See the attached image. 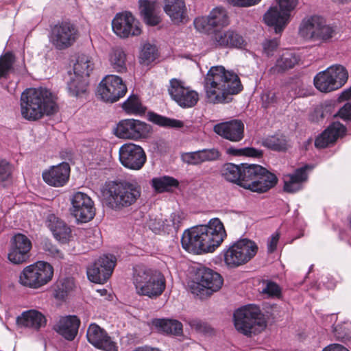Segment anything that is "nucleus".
Wrapping results in <instances>:
<instances>
[{"mask_svg": "<svg viewBox=\"0 0 351 351\" xmlns=\"http://www.w3.org/2000/svg\"><path fill=\"white\" fill-rule=\"evenodd\" d=\"M277 6L271 7L265 14L264 21L267 25L274 27L276 34L280 33L289 22L290 12L294 10L298 0H276Z\"/></svg>", "mask_w": 351, "mask_h": 351, "instance_id": "nucleus-13", "label": "nucleus"}, {"mask_svg": "<svg viewBox=\"0 0 351 351\" xmlns=\"http://www.w3.org/2000/svg\"><path fill=\"white\" fill-rule=\"evenodd\" d=\"M257 251L258 247L254 241L240 239L223 251L224 262L229 267H237L250 261Z\"/></svg>", "mask_w": 351, "mask_h": 351, "instance_id": "nucleus-10", "label": "nucleus"}, {"mask_svg": "<svg viewBox=\"0 0 351 351\" xmlns=\"http://www.w3.org/2000/svg\"><path fill=\"white\" fill-rule=\"evenodd\" d=\"M228 152L234 156H246L250 157H260L262 152L253 147H245L243 149L229 148Z\"/></svg>", "mask_w": 351, "mask_h": 351, "instance_id": "nucleus-52", "label": "nucleus"}, {"mask_svg": "<svg viewBox=\"0 0 351 351\" xmlns=\"http://www.w3.org/2000/svg\"><path fill=\"white\" fill-rule=\"evenodd\" d=\"M74 283L72 279L66 278L57 284L54 289V297L60 300H64L69 293L73 289Z\"/></svg>", "mask_w": 351, "mask_h": 351, "instance_id": "nucleus-47", "label": "nucleus"}, {"mask_svg": "<svg viewBox=\"0 0 351 351\" xmlns=\"http://www.w3.org/2000/svg\"><path fill=\"white\" fill-rule=\"evenodd\" d=\"M182 160L184 162L191 165H198L203 163L202 151L187 152L182 154Z\"/></svg>", "mask_w": 351, "mask_h": 351, "instance_id": "nucleus-51", "label": "nucleus"}, {"mask_svg": "<svg viewBox=\"0 0 351 351\" xmlns=\"http://www.w3.org/2000/svg\"><path fill=\"white\" fill-rule=\"evenodd\" d=\"M12 181V167L6 161L0 162V184L6 186Z\"/></svg>", "mask_w": 351, "mask_h": 351, "instance_id": "nucleus-49", "label": "nucleus"}, {"mask_svg": "<svg viewBox=\"0 0 351 351\" xmlns=\"http://www.w3.org/2000/svg\"><path fill=\"white\" fill-rule=\"evenodd\" d=\"M193 23L198 32L210 34L215 28L228 26L230 21L226 10L222 7H216L208 16L197 17Z\"/></svg>", "mask_w": 351, "mask_h": 351, "instance_id": "nucleus-15", "label": "nucleus"}, {"mask_svg": "<svg viewBox=\"0 0 351 351\" xmlns=\"http://www.w3.org/2000/svg\"><path fill=\"white\" fill-rule=\"evenodd\" d=\"M214 132L223 138L239 142L244 136V124L240 120L223 122L214 126Z\"/></svg>", "mask_w": 351, "mask_h": 351, "instance_id": "nucleus-27", "label": "nucleus"}, {"mask_svg": "<svg viewBox=\"0 0 351 351\" xmlns=\"http://www.w3.org/2000/svg\"><path fill=\"white\" fill-rule=\"evenodd\" d=\"M337 34L336 28L326 23L320 16L313 15L302 19L299 35L308 41L327 43Z\"/></svg>", "mask_w": 351, "mask_h": 351, "instance_id": "nucleus-7", "label": "nucleus"}, {"mask_svg": "<svg viewBox=\"0 0 351 351\" xmlns=\"http://www.w3.org/2000/svg\"><path fill=\"white\" fill-rule=\"evenodd\" d=\"M308 165L297 169L293 173L285 176L284 190L288 193H295L302 189V183L307 180Z\"/></svg>", "mask_w": 351, "mask_h": 351, "instance_id": "nucleus-32", "label": "nucleus"}, {"mask_svg": "<svg viewBox=\"0 0 351 351\" xmlns=\"http://www.w3.org/2000/svg\"><path fill=\"white\" fill-rule=\"evenodd\" d=\"M47 322L46 317L36 309L23 311L16 318V324L19 327L29 328L36 331L45 328Z\"/></svg>", "mask_w": 351, "mask_h": 351, "instance_id": "nucleus-28", "label": "nucleus"}, {"mask_svg": "<svg viewBox=\"0 0 351 351\" xmlns=\"http://www.w3.org/2000/svg\"><path fill=\"white\" fill-rule=\"evenodd\" d=\"M88 341L104 351H117L118 347L107 332L96 324H91L86 332Z\"/></svg>", "mask_w": 351, "mask_h": 351, "instance_id": "nucleus-25", "label": "nucleus"}, {"mask_svg": "<svg viewBox=\"0 0 351 351\" xmlns=\"http://www.w3.org/2000/svg\"><path fill=\"white\" fill-rule=\"evenodd\" d=\"M22 117L29 121H36L44 114L57 112L56 98L47 88H31L25 90L20 99Z\"/></svg>", "mask_w": 351, "mask_h": 351, "instance_id": "nucleus-3", "label": "nucleus"}, {"mask_svg": "<svg viewBox=\"0 0 351 351\" xmlns=\"http://www.w3.org/2000/svg\"><path fill=\"white\" fill-rule=\"evenodd\" d=\"M212 40L216 47L229 49H244L247 45L243 36L233 29L215 31Z\"/></svg>", "mask_w": 351, "mask_h": 351, "instance_id": "nucleus-24", "label": "nucleus"}, {"mask_svg": "<svg viewBox=\"0 0 351 351\" xmlns=\"http://www.w3.org/2000/svg\"><path fill=\"white\" fill-rule=\"evenodd\" d=\"M93 70V63L91 58L82 54L78 56L73 66V74L75 77L85 78L88 80L90 72Z\"/></svg>", "mask_w": 351, "mask_h": 351, "instance_id": "nucleus-36", "label": "nucleus"}, {"mask_svg": "<svg viewBox=\"0 0 351 351\" xmlns=\"http://www.w3.org/2000/svg\"><path fill=\"white\" fill-rule=\"evenodd\" d=\"M201 151H202L203 162H208V161L217 160L221 156V154H220L219 151L216 148L204 149H202Z\"/></svg>", "mask_w": 351, "mask_h": 351, "instance_id": "nucleus-55", "label": "nucleus"}, {"mask_svg": "<svg viewBox=\"0 0 351 351\" xmlns=\"http://www.w3.org/2000/svg\"><path fill=\"white\" fill-rule=\"evenodd\" d=\"M195 280L196 282L191 287L192 291L201 296L210 295L213 292L219 290L223 285L221 275L206 267L198 269Z\"/></svg>", "mask_w": 351, "mask_h": 351, "instance_id": "nucleus-12", "label": "nucleus"}, {"mask_svg": "<svg viewBox=\"0 0 351 351\" xmlns=\"http://www.w3.org/2000/svg\"><path fill=\"white\" fill-rule=\"evenodd\" d=\"M51 231L54 238L62 243H66L71 237V229L65 223Z\"/></svg>", "mask_w": 351, "mask_h": 351, "instance_id": "nucleus-50", "label": "nucleus"}, {"mask_svg": "<svg viewBox=\"0 0 351 351\" xmlns=\"http://www.w3.org/2000/svg\"><path fill=\"white\" fill-rule=\"evenodd\" d=\"M263 105L265 108H268L269 106L277 102V97L276 93L272 91L265 92L261 97Z\"/></svg>", "mask_w": 351, "mask_h": 351, "instance_id": "nucleus-58", "label": "nucleus"}, {"mask_svg": "<svg viewBox=\"0 0 351 351\" xmlns=\"http://www.w3.org/2000/svg\"><path fill=\"white\" fill-rule=\"evenodd\" d=\"M158 56V50L156 45L151 43H145L140 53V62L141 64L148 65Z\"/></svg>", "mask_w": 351, "mask_h": 351, "instance_id": "nucleus-45", "label": "nucleus"}, {"mask_svg": "<svg viewBox=\"0 0 351 351\" xmlns=\"http://www.w3.org/2000/svg\"><path fill=\"white\" fill-rule=\"evenodd\" d=\"M116 264L113 255L100 256L87 268L88 279L99 284H103L111 276Z\"/></svg>", "mask_w": 351, "mask_h": 351, "instance_id": "nucleus-16", "label": "nucleus"}, {"mask_svg": "<svg viewBox=\"0 0 351 351\" xmlns=\"http://www.w3.org/2000/svg\"><path fill=\"white\" fill-rule=\"evenodd\" d=\"M139 10L145 23L148 25L155 26L160 23L161 18L154 1L139 0Z\"/></svg>", "mask_w": 351, "mask_h": 351, "instance_id": "nucleus-34", "label": "nucleus"}, {"mask_svg": "<svg viewBox=\"0 0 351 351\" xmlns=\"http://www.w3.org/2000/svg\"><path fill=\"white\" fill-rule=\"evenodd\" d=\"M78 38L77 27L69 21H62L51 27L49 42L57 50L71 47Z\"/></svg>", "mask_w": 351, "mask_h": 351, "instance_id": "nucleus-11", "label": "nucleus"}, {"mask_svg": "<svg viewBox=\"0 0 351 351\" xmlns=\"http://www.w3.org/2000/svg\"><path fill=\"white\" fill-rule=\"evenodd\" d=\"M151 185L156 192L164 193L171 191L173 189L178 187L179 182L173 177L164 176L152 178Z\"/></svg>", "mask_w": 351, "mask_h": 351, "instance_id": "nucleus-39", "label": "nucleus"}, {"mask_svg": "<svg viewBox=\"0 0 351 351\" xmlns=\"http://www.w3.org/2000/svg\"><path fill=\"white\" fill-rule=\"evenodd\" d=\"M299 58L291 51H285L277 59L276 62L269 71L272 74H279L287 71L295 66L298 62Z\"/></svg>", "mask_w": 351, "mask_h": 351, "instance_id": "nucleus-35", "label": "nucleus"}, {"mask_svg": "<svg viewBox=\"0 0 351 351\" xmlns=\"http://www.w3.org/2000/svg\"><path fill=\"white\" fill-rule=\"evenodd\" d=\"M154 325L166 334L180 335L182 334V324L178 320L170 319H158Z\"/></svg>", "mask_w": 351, "mask_h": 351, "instance_id": "nucleus-40", "label": "nucleus"}, {"mask_svg": "<svg viewBox=\"0 0 351 351\" xmlns=\"http://www.w3.org/2000/svg\"><path fill=\"white\" fill-rule=\"evenodd\" d=\"M132 282L138 295L147 296L151 299L161 295L166 287L163 274L158 270L145 266L134 267Z\"/></svg>", "mask_w": 351, "mask_h": 351, "instance_id": "nucleus-4", "label": "nucleus"}, {"mask_svg": "<svg viewBox=\"0 0 351 351\" xmlns=\"http://www.w3.org/2000/svg\"><path fill=\"white\" fill-rule=\"evenodd\" d=\"M335 335L337 339L346 341L351 337L350 324L344 322L343 324L337 325L334 328Z\"/></svg>", "mask_w": 351, "mask_h": 351, "instance_id": "nucleus-53", "label": "nucleus"}, {"mask_svg": "<svg viewBox=\"0 0 351 351\" xmlns=\"http://www.w3.org/2000/svg\"><path fill=\"white\" fill-rule=\"evenodd\" d=\"M43 249L45 252H47L49 255L53 257L60 258L63 257L62 253L57 248V247L53 245L49 241H45L43 243Z\"/></svg>", "mask_w": 351, "mask_h": 351, "instance_id": "nucleus-56", "label": "nucleus"}, {"mask_svg": "<svg viewBox=\"0 0 351 351\" xmlns=\"http://www.w3.org/2000/svg\"><path fill=\"white\" fill-rule=\"evenodd\" d=\"M187 323L192 329H194L197 332L208 333L210 331V326L206 322L199 319H191L187 321Z\"/></svg>", "mask_w": 351, "mask_h": 351, "instance_id": "nucleus-54", "label": "nucleus"}, {"mask_svg": "<svg viewBox=\"0 0 351 351\" xmlns=\"http://www.w3.org/2000/svg\"><path fill=\"white\" fill-rule=\"evenodd\" d=\"M72 215L80 222L86 223L90 221L95 215L94 203L86 193L77 192L71 199Z\"/></svg>", "mask_w": 351, "mask_h": 351, "instance_id": "nucleus-19", "label": "nucleus"}, {"mask_svg": "<svg viewBox=\"0 0 351 351\" xmlns=\"http://www.w3.org/2000/svg\"><path fill=\"white\" fill-rule=\"evenodd\" d=\"M64 222L57 217L53 214H50L47 216L46 219V226L49 228L50 230H53L57 228L60 226H62Z\"/></svg>", "mask_w": 351, "mask_h": 351, "instance_id": "nucleus-59", "label": "nucleus"}, {"mask_svg": "<svg viewBox=\"0 0 351 351\" xmlns=\"http://www.w3.org/2000/svg\"><path fill=\"white\" fill-rule=\"evenodd\" d=\"M243 188L258 193H265L273 188L278 182L276 176L258 165L251 164L244 170Z\"/></svg>", "mask_w": 351, "mask_h": 351, "instance_id": "nucleus-8", "label": "nucleus"}, {"mask_svg": "<svg viewBox=\"0 0 351 351\" xmlns=\"http://www.w3.org/2000/svg\"><path fill=\"white\" fill-rule=\"evenodd\" d=\"M122 108L128 114H141L146 110V108L142 104L136 95H131L122 104Z\"/></svg>", "mask_w": 351, "mask_h": 351, "instance_id": "nucleus-43", "label": "nucleus"}, {"mask_svg": "<svg viewBox=\"0 0 351 351\" xmlns=\"http://www.w3.org/2000/svg\"><path fill=\"white\" fill-rule=\"evenodd\" d=\"M168 92L171 97L183 108L195 106L199 99L197 92L185 87L182 82L176 78L170 80Z\"/></svg>", "mask_w": 351, "mask_h": 351, "instance_id": "nucleus-21", "label": "nucleus"}, {"mask_svg": "<svg viewBox=\"0 0 351 351\" xmlns=\"http://www.w3.org/2000/svg\"><path fill=\"white\" fill-rule=\"evenodd\" d=\"M263 293L270 297H278L280 294V289L276 283L268 282L263 289Z\"/></svg>", "mask_w": 351, "mask_h": 351, "instance_id": "nucleus-57", "label": "nucleus"}, {"mask_svg": "<svg viewBox=\"0 0 351 351\" xmlns=\"http://www.w3.org/2000/svg\"><path fill=\"white\" fill-rule=\"evenodd\" d=\"M127 92V86L119 76L106 75L99 83L97 93L101 99L110 103H114L123 97Z\"/></svg>", "mask_w": 351, "mask_h": 351, "instance_id": "nucleus-14", "label": "nucleus"}, {"mask_svg": "<svg viewBox=\"0 0 351 351\" xmlns=\"http://www.w3.org/2000/svg\"><path fill=\"white\" fill-rule=\"evenodd\" d=\"M322 351H349L340 344H332L326 347Z\"/></svg>", "mask_w": 351, "mask_h": 351, "instance_id": "nucleus-64", "label": "nucleus"}, {"mask_svg": "<svg viewBox=\"0 0 351 351\" xmlns=\"http://www.w3.org/2000/svg\"><path fill=\"white\" fill-rule=\"evenodd\" d=\"M148 118L150 121L162 127L181 128L183 123L179 120L169 119L154 112H149Z\"/></svg>", "mask_w": 351, "mask_h": 351, "instance_id": "nucleus-44", "label": "nucleus"}, {"mask_svg": "<svg viewBox=\"0 0 351 351\" xmlns=\"http://www.w3.org/2000/svg\"><path fill=\"white\" fill-rule=\"evenodd\" d=\"M227 2L235 7L247 8L258 3L261 0H226Z\"/></svg>", "mask_w": 351, "mask_h": 351, "instance_id": "nucleus-60", "label": "nucleus"}, {"mask_svg": "<svg viewBox=\"0 0 351 351\" xmlns=\"http://www.w3.org/2000/svg\"><path fill=\"white\" fill-rule=\"evenodd\" d=\"M346 128L342 123L334 122L317 137L315 145L318 148H324L335 143L346 133Z\"/></svg>", "mask_w": 351, "mask_h": 351, "instance_id": "nucleus-29", "label": "nucleus"}, {"mask_svg": "<svg viewBox=\"0 0 351 351\" xmlns=\"http://www.w3.org/2000/svg\"><path fill=\"white\" fill-rule=\"evenodd\" d=\"M338 116L343 120L351 119V102L346 103L339 109Z\"/></svg>", "mask_w": 351, "mask_h": 351, "instance_id": "nucleus-61", "label": "nucleus"}, {"mask_svg": "<svg viewBox=\"0 0 351 351\" xmlns=\"http://www.w3.org/2000/svg\"><path fill=\"white\" fill-rule=\"evenodd\" d=\"M278 46V41L277 39L269 40L263 43V49L267 56H270Z\"/></svg>", "mask_w": 351, "mask_h": 351, "instance_id": "nucleus-62", "label": "nucleus"}, {"mask_svg": "<svg viewBox=\"0 0 351 351\" xmlns=\"http://www.w3.org/2000/svg\"><path fill=\"white\" fill-rule=\"evenodd\" d=\"M32 249L30 239L23 234H14L10 241V247L8 254V260L14 264L26 262L29 257Z\"/></svg>", "mask_w": 351, "mask_h": 351, "instance_id": "nucleus-23", "label": "nucleus"}, {"mask_svg": "<svg viewBox=\"0 0 351 351\" xmlns=\"http://www.w3.org/2000/svg\"><path fill=\"white\" fill-rule=\"evenodd\" d=\"M236 329L245 335L261 332L266 327V321L258 306L249 304L234 313Z\"/></svg>", "mask_w": 351, "mask_h": 351, "instance_id": "nucleus-6", "label": "nucleus"}, {"mask_svg": "<svg viewBox=\"0 0 351 351\" xmlns=\"http://www.w3.org/2000/svg\"><path fill=\"white\" fill-rule=\"evenodd\" d=\"M329 75L333 80V82L337 89L342 87L348 80V73L346 68L339 64L332 65L326 69Z\"/></svg>", "mask_w": 351, "mask_h": 351, "instance_id": "nucleus-42", "label": "nucleus"}, {"mask_svg": "<svg viewBox=\"0 0 351 351\" xmlns=\"http://www.w3.org/2000/svg\"><path fill=\"white\" fill-rule=\"evenodd\" d=\"M279 237L280 236L278 232H275L271 236V238L267 244V250L269 252L271 253L276 249Z\"/></svg>", "mask_w": 351, "mask_h": 351, "instance_id": "nucleus-63", "label": "nucleus"}, {"mask_svg": "<svg viewBox=\"0 0 351 351\" xmlns=\"http://www.w3.org/2000/svg\"><path fill=\"white\" fill-rule=\"evenodd\" d=\"M331 75L326 71L319 72L314 77V84L317 89L323 93H329L337 90Z\"/></svg>", "mask_w": 351, "mask_h": 351, "instance_id": "nucleus-41", "label": "nucleus"}, {"mask_svg": "<svg viewBox=\"0 0 351 351\" xmlns=\"http://www.w3.org/2000/svg\"><path fill=\"white\" fill-rule=\"evenodd\" d=\"M249 167L250 165L246 163H242L241 165L228 163L222 169V176L226 180L237 183L243 187V182H245V180L247 179L244 177L243 172Z\"/></svg>", "mask_w": 351, "mask_h": 351, "instance_id": "nucleus-33", "label": "nucleus"}, {"mask_svg": "<svg viewBox=\"0 0 351 351\" xmlns=\"http://www.w3.org/2000/svg\"><path fill=\"white\" fill-rule=\"evenodd\" d=\"M151 126L140 120L128 119L117 124L116 135L121 138L138 140L148 136Z\"/></svg>", "mask_w": 351, "mask_h": 351, "instance_id": "nucleus-17", "label": "nucleus"}, {"mask_svg": "<svg viewBox=\"0 0 351 351\" xmlns=\"http://www.w3.org/2000/svg\"><path fill=\"white\" fill-rule=\"evenodd\" d=\"M112 27L114 34L121 38L136 36L141 33L138 22L128 12L117 14L112 21Z\"/></svg>", "mask_w": 351, "mask_h": 351, "instance_id": "nucleus-20", "label": "nucleus"}, {"mask_svg": "<svg viewBox=\"0 0 351 351\" xmlns=\"http://www.w3.org/2000/svg\"><path fill=\"white\" fill-rule=\"evenodd\" d=\"M185 219L182 212L176 211L171 214L169 219L165 220L157 218H150L147 221L148 228L155 234H175L178 232Z\"/></svg>", "mask_w": 351, "mask_h": 351, "instance_id": "nucleus-22", "label": "nucleus"}, {"mask_svg": "<svg viewBox=\"0 0 351 351\" xmlns=\"http://www.w3.org/2000/svg\"><path fill=\"white\" fill-rule=\"evenodd\" d=\"M53 276V268L51 264L45 261H37L22 270L19 276V282L25 287L36 289L49 283Z\"/></svg>", "mask_w": 351, "mask_h": 351, "instance_id": "nucleus-9", "label": "nucleus"}, {"mask_svg": "<svg viewBox=\"0 0 351 351\" xmlns=\"http://www.w3.org/2000/svg\"><path fill=\"white\" fill-rule=\"evenodd\" d=\"M70 80L67 83L68 92L70 95L82 97L88 92V82L85 78L75 77L71 74Z\"/></svg>", "mask_w": 351, "mask_h": 351, "instance_id": "nucleus-37", "label": "nucleus"}, {"mask_svg": "<svg viewBox=\"0 0 351 351\" xmlns=\"http://www.w3.org/2000/svg\"><path fill=\"white\" fill-rule=\"evenodd\" d=\"M119 160L125 168L140 170L144 166L147 156L143 149L134 143H125L119 148Z\"/></svg>", "mask_w": 351, "mask_h": 351, "instance_id": "nucleus-18", "label": "nucleus"}, {"mask_svg": "<svg viewBox=\"0 0 351 351\" xmlns=\"http://www.w3.org/2000/svg\"><path fill=\"white\" fill-rule=\"evenodd\" d=\"M80 324V319L75 315H68L60 317L54 326L55 330L69 341L75 339Z\"/></svg>", "mask_w": 351, "mask_h": 351, "instance_id": "nucleus-30", "label": "nucleus"}, {"mask_svg": "<svg viewBox=\"0 0 351 351\" xmlns=\"http://www.w3.org/2000/svg\"><path fill=\"white\" fill-rule=\"evenodd\" d=\"M242 90L239 76L221 66L211 67L204 79L206 97L211 104L229 103Z\"/></svg>", "mask_w": 351, "mask_h": 351, "instance_id": "nucleus-2", "label": "nucleus"}, {"mask_svg": "<svg viewBox=\"0 0 351 351\" xmlns=\"http://www.w3.org/2000/svg\"><path fill=\"white\" fill-rule=\"evenodd\" d=\"M42 176L43 180L47 184L54 187L63 186L69 181L70 166L67 162H62L45 170Z\"/></svg>", "mask_w": 351, "mask_h": 351, "instance_id": "nucleus-26", "label": "nucleus"}, {"mask_svg": "<svg viewBox=\"0 0 351 351\" xmlns=\"http://www.w3.org/2000/svg\"><path fill=\"white\" fill-rule=\"evenodd\" d=\"M109 63L111 68L116 72L126 71V54L123 49L115 47L109 53Z\"/></svg>", "mask_w": 351, "mask_h": 351, "instance_id": "nucleus-38", "label": "nucleus"}, {"mask_svg": "<svg viewBox=\"0 0 351 351\" xmlns=\"http://www.w3.org/2000/svg\"><path fill=\"white\" fill-rule=\"evenodd\" d=\"M163 10L176 24L183 23L187 17L184 0H164Z\"/></svg>", "mask_w": 351, "mask_h": 351, "instance_id": "nucleus-31", "label": "nucleus"}, {"mask_svg": "<svg viewBox=\"0 0 351 351\" xmlns=\"http://www.w3.org/2000/svg\"><path fill=\"white\" fill-rule=\"evenodd\" d=\"M141 194V186L136 182H110L106 189V204L113 210H121L134 204Z\"/></svg>", "mask_w": 351, "mask_h": 351, "instance_id": "nucleus-5", "label": "nucleus"}, {"mask_svg": "<svg viewBox=\"0 0 351 351\" xmlns=\"http://www.w3.org/2000/svg\"><path fill=\"white\" fill-rule=\"evenodd\" d=\"M14 56L12 53L7 52L0 56V78H7L13 71Z\"/></svg>", "mask_w": 351, "mask_h": 351, "instance_id": "nucleus-46", "label": "nucleus"}, {"mask_svg": "<svg viewBox=\"0 0 351 351\" xmlns=\"http://www.w3.org/2000/svg\"><path fill=\"white\" fill-rule=\"evenodd\" d=\"M263 145L272 150L281 151L286 149V142L284 138L278 136H271L263 141Z\"/></svg>", "mask_w": 351, "mask_h": 351, "instance_id": "nucleus-48", "label": "nucleus"}, {"mask_svg": "<svg viewBox=\"0 0 351 351\" xmlns=\"http://www.w3.org/2000/svg\"><path fill=\"white\" fill-rule=\"evenodd\" d=\"M223 223L219 218H213L206 225L192 227L185 230L181 239L182 247L189 252H213L226 238Z\"/></svg>", "mask_w": 351, "mask_h": 351, "instance_id": "nucleus-1", "label": "nucleus"}]
</instances>
